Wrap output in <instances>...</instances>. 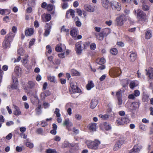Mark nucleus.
Returning a JSON list of instances; mask_svg holds the SVG:
<instances>
[{
    "label": "nucleus",
    "instance_id": "nucleus-3",
    "mask_svg": "<svg viewBox=\"0 0 153 153\" xmlns=\"http://www.w3.org/2000/svg\"><path fill=\"white\" fill-rule=\"evenodd\" d=\"M69 91L70 92L80 93L81 92V90L77 86L76 83L73 82H72L70 83Z\"/></svg>",
    "mask_w": 153,
    "mask_h": 153
},
{
    "label": "nucleus",
    "instance_id": "nucleus-33",
    "mask_svg": "<svg viewBox=\"0 0 153 153\" xmlns=\"http://www.w3.org/2000/svg\"><path fill=\"white\" fill-rule=\"evenodd\" d=\"M149 96L145 94H143V96L142 100L144 102H147L148 101Z\"/></svg>",
    "mask_w": 153,
    "mask_h": 153
},
{
    "label": "nucleus",
    "instance_id": "nucleus-8",
    "mask_svg": "<svg viewBox=\"0 0 153 153\" xmlns=\"http://www.w3.org/2000/svg\"><path fill=\"white\" fill-rule=\"evenodd\" d=\"M82 43L81 42L76 43L75 45L76 52L78 54H80L82 51L84 49L83 47L82 46Z\"/></svg>",
    "mask_w": 153,
    "mask_h": 153
},
{
    "label": "nucleus",
    "instance_id": "nucleus-25",
    "mask_svg": "<svg viewBox=\"0 0 153 153\" xmlns=\"http://www.w3.org/2000/svg\"><path fill=\"white\" fill-rule=\"evenodd\" d=\"M13 84L11 87L12 88L16 89L18 85V80L16 78L13 79Z\"/></svg>",
    "mask_w": 153,
    "mask_h": 153
},
{
    "label": "nucleus",
    "instance_id": "nucleus-35",
    "mask_svg": "<svg viewBox=\"0 0 153 153\" xmlns=\"http://www.w3.org/2000/svg\"><path fill=\"white\" fill-rule=\"evenodd\" d=\"M14 108L16 109L14 111V114L16 115H19L21 114V112L19 111V108L16 106H14Z\"/></svg>",
    "mask_w": 153,
    "mask_h": 153
},
{
    "label": "nucleus",
    "instance_id": "nucleus-44",
    "mask_svg": "<svg viewBox=\"0 0 153 153\" xmlns=\"http://www.w3.org/2000/svg\"><path fill=\"white\" fill-rule=\"evenodd\" d=\"M18 53L21 56H22L24 53V51L23 48H20L18 50Z\"/></svg>",
    "mask_w": 153,
    "mask_h": 153
},
{
    "label": "nucleus",
    "instance_id": "nucleus-53",
    "mask_svg": "<svg viewBox=\"0 0 153 153\" xmlns=\"http://www.w3.org/2000/svg\"><path fill=\"white\" fill-rule=\"evenodd\" d=\"M71 94V96L72 97L74 98H77L78 96V94L77 93L78 92H70Z\"/></svg>",
    "mask_w": 153,
    "mask_h": 153
},
{
    "label": "nucleus",
    "instance_id": "nucleus-5",
    "mask_svg": "<svg viewBox=\"0 0 153 153\" xmlns=\"http://www.w3.org/2000/svg\"><path fill=\"white\" fill-rule=\"evenodd\" d=\"M110 7L113 10H116L117 11H119L121 9V6L120 4L117 2H111Z\"/></svg>",
    "mask_w": 153,
    "mask_h": 153
},
{
    "label": "nucleus",
    "instance_id": "nucleus-37",
    "mask_svg": "<svg viewBox=\"0 0 153 153\" xmlns=\"http://www.w3.org/2000/svg\"><path fill=\"white\" fill-rule=\"evenodd\" d=\"M104 126L105 129L107 130H110L111 128V126L108 123H104L103 124Z\"/></svg>",
    "mask_w": 153,
    "mask_h": 153
},
{
    "label": "nucleus",
    "instance_id": "nucleus-29",
    "mask_svg": "<svg viewBox=\"0 0 153 153\" xmlns=\"http://www.w3.org/2000/svg\"><path fill=\"white\" fill-rule=\"evenodd\" d=\"M94 86V84L92 81L88 82L86 88L88 90H89L91 89L92 88H93Z\"/></svg>",
    "mask_w": 153,
    "mask_h": 153
},
{
    "label": "nucleus",
    "instance_id": "nucleus-61",
    "mask_svg": "<svg viewBox=\"0 0 153 153\" xmlns=\"http://www.w3.org/2000/svg\"><path fill=\"white\" fill-rule=\"evenodd\" d=\"M35 41V39H32L30 41V42H29V48H30V47L33 45Z\"/></svg>",
    "mask_w": 153,
    "mask_h": 153
},
{
    "label": "nucleus",
    "instance_id": "nucleus-45",
    "mask_svg": "<svg viewBox=\"0 0 153 153\" xmlns=\"http://www.w3.org/2000/svg\"><path fill=\"white\" fill-rule=\"evenodd\" d=\"M71 72L74 76H79L80 75L79 73L76 70L74 69L71 70Z\"/></svg>",
    "mask_w": 153,
    "mask_h": 153
},
{
    "label": "nucleus",
    "instance_id": "nucleus-41",
    "mask_svg": "<svg viewBox=\"0 0 153 153\" xmlns=\"http://www.w3.org/2000/svg\"><path fill=\"white\" fill-rule=\"evenodd\" d=\"M142 9L144 11H148L149 9V7L146 4H142Z\"/></svg>",
    "mask_w": 153,
    "mask_h": 153
},
{
    "label": "nucleus",
    "instance_id": "nucleus-2",
    "mask_svg": "<svg viewBox=\"0 0 153 153\" xmlns=\"http://www.w3.org/2000/svg\"><path fill=\"white\" fill-rule=\"evenodd\" d=\"M134 14L137 18L142 21H145L146 19V15L145 13L140 9L134 10L133 11Z\"/></svg>",
    "mask_w": 153,
    "mask_h": 153
},
{
    "label": "nucleus",
    "instance_id": "nucleus-17",
    "mask_svg": "<svg viewBox=\"0 0 153 153\" xmlns=\"http://www.w3.org/2000/svg\"><path fill=\"white\" fill-rule=\"evenodd\" d=\"M111 2H109L108 0H102V6L105 8L108 9L109 6Z\"/></svg>",
    "mask_w": 153,
    "mask_h": 153
},
{
    "label": "nucleus",
    "instance_id": "nucleus-26",
    "mask_svg": "<svg viewBox=\"0 0 153 153\" xmlns=\"http://www.w3.org/2000/svg\"><path fill=\"white\" fill-rule=\"evenodd\" d=\"M102 31L103 34L105 36H106L109 34L111 32V30L110 28H105L104 29H102Z\"/></svg>",
    "mask_w": 153,
    "mask_h": 153
},
{
    "label": "nucleus",
    "instance_id": "nucleus-63",
    "mask_svg": "<svg viewBox=\"0 0 153 153\" xmlns=\"http://www.w3.org/2000/svg\"><path fill=\"white\" fill-rule=\"evenodd\" d=\"M12 134L10 133L6 137V138L7 139L9 140L12 138Z\"/></svg>",
    "mask_w": 153,
    "mask_h": 153
},
{
    "label": "nucleus",
    "instance_id": "nucleus-7",
    "mask_svg": "<svg viewBox=\"0 0 153 153\" xmlns=\"http://www.w3.org/2000/svg\"><path fill=\"white\" fill-rule=\"evenodd\" d=\"M126 20V17L124 14H122L116 19L117 25L120 26L122 25L124 23V22Z\"/></svg>",
    "mask_w": 153,
    "mask_h": 153
},
{
    "label": "nucleus",
    "instance_id": "nucleus-28",
    "mask_svg": "<svg viewBox=\"0 0 153 153\" xmlns=\"http://www.w3.org/2000/svg\"><path fill=\"white\" fill-rule=\"evenodd\" d=\"M137 54L135 53L132 52L130 55V61L133 62L135 60L136 58Z\"/></svg>",
    "mask_w": 153,
    "mask_h": 153
},
{
    "label": "nucleus",
    "instance_id": "nucleus-18",
    "mask_svg": "<svg viewBox=\"0 0 153 153\" xmlns=\"http://www.w3.org/2000/svg\"><path fill=\"white\" fill-rule=\"evenodd\" d=\"M140 102L139 100H137V102H132L131 105L130 107L132 108V110H136L137 107H139Z\"/></svg>",
    "mask_w": 153,
    "mask_h": 153
},
{
    "label": "nucleus",
    "instance_id": "nucleus-4",
    "mask_svg": "<svg viewBox=\"0 0 153 153\" xmlns=\"http://www.w3.org/2000/svg\"><path fill=\"white\" fill-rule=\"evenodd\" d=\"M124 141V139L123 137H121L119 138L118 142L115 145L113 149L114 151L118 150L123 143Z\"/></svg>",
    "mask_w": 153,
    "mask_h": 153
},
{
    "label": "nucleus",
    "instance_id": "nucleus-12",
    "mask_svg": "<svg viewBox=\"0 0 153 153\" xmlns=\"http://www.w3.org/2000/svg\"><path fill=\"white\" fill-rule=\"evenodd\" d=\"M44 35L45 36H47L49 34L50 29L51 28V23H47Z\"/></svg>",
    "mask_w": 153,
    "mask_h": 153
},
{
    "label": "nucleus",
    "instance_id": "nucleus-30",
    "mask_svg": "<svg viewBox=\"0 0 153 153\" xmlns=\"http://www.w3.org/2000/svg\"><path fill=\"white\" fill-rule=\"evenodd\" d=\"M74 12L75 11L73 10L72 9H71L68 11H67L66 13V17H67L68 15L70 13V15L72 16V18H74Z\"/></svg>",
    "mask_w": 153,
    "mask_h": 153
},
{
    "label": "nucleus",
    "instance_id": "nucleus-62",
    "mask_svg": "<svg viewBox=\"0 0 153 153\" xmlns=\"http://www.w3.org/2000/svg\"><path fill=\"white\" fill-rule=\"evenodd\" d=\"M135 83L134 82H131L130 84V88H133L135 87Z\"/></svg>",
    "mask_w": 153,
    "mask_h": 153
},
{
    "label": "nucleus",
    "instance_id": "nucleus-46",
    "mask_svg": "<svg viewBox=\"0 0 153 153\" xmlns=\"http://www.w3.org/2000/svg\"><path fill=\"white\" fill-rule=\"evenodd\" d=\"M116 96L117 98H122V91L120 90L117 92Z\"/></svg>",
    "mask_w": 153,
    "mask_h": 153
},
{
    "label": "nucleus",
    "instance_id": "nucleus-21",
    "mask_svg": "<svg viewBox=\"0 0 153 153\" xmlns=\"http://www.w3.org/2000/svg\"><path fill=\"white\" fill-rule=\"evenodd\" d=\"M51 94L50 92L49 91H46L41 94V97L42 100H44L46 97L48 96Z\"/></svg>",
    "mask_w": 153,
    "mask_h": 153
},
{
    "label": "nucleus",
    "instance_id": "nucleus-22",
    "mask_svg": "<svg viewBox=\"0 0 153 153\" xmlns=\"http://www.w3.org/2000/svg\"><path fill=\"white\" fill-rule=\"evenodd\" d=\"M89 129L92 131H96L97 128L96 124L95 123H92L89 124L88 125Z\"/></svg>",
    "mask_w": 153,
    "mask_h": 153
},
{
    "label": "nucleus",
    "instance_id": "nucleus-51",
    "mask_svg": "<svg viewBox=\"0 0 153 153\" xmlns=\"http://www.w3.org/2000/svg\"><path fill=\"white\" fill-rule=\"evenodd\" d=\"M54 62H52V63L53 64L59 65L60 63V61L59 59H55Z\"/></svg>",
    "mask_w": 153,
    "mask_h": 153
},
{
    "label": "nucleus",
    "instance_id": "nucleus-54",
    "mask_svg": "<svg viewBox=\"0 0 153 153\" xmlns=\"http://www.w3.org/2000/svg\"><path fill=\"white\" fill-rule=\"evenodd\" d=\"M3 74V72L1 70V66L0 65V83H1V80H2V77Z\"/></svg>",
    "mask_w": 153,
    "mask_h": 153
},
{
    "label": "nucleus",
    "instance_id": "nucleus-6",
    "mask_svg": "<svg viewBox=\"0 0 153 153\" xmlns=\"http://www.w3.org/2000/svg\"><path fill=\"white\" fill-rule=\"evenodd\" d=\"M142 147V146L140 144H137L129 151V153H138Z\"/></svg>",
    "mask_w": 153,
    "mask_h": 153
},
{
    "label": "nucleus",
    "instance_id": "nucleus-60",
    "mask_svg": "<svg viewBox=\"0 0 153 153\" xmlns=\"http://www.w3.org/2000/svg\"><path fill=\"white\" fill-rule=\"evenodd\" d=\"M62 7L63 9H66L68 7V3L67 2H64L62 4Z\"/></svg>",
    "mask_w": 153,
    "mask_h": 153
},
{
    "label": "nucleus",
    "instance_id": "nucleus-19",
    "mask_svg": "<svg viewBox=\"0 0 153 153\" xmlns=\"http://www.w3.org/2000/svg\"><path fill=\"white\" fill-rule=\"evenodd\" d=\"M78 30L75 28H72L71 29L70 31V35L71 36L75 37L78 33Z\"/></svg>",
    "mask_w": 153,
    "mask_h": 153
},
{
    "label": "nucleus",
    "instance_id": "nucleus-58",
    "mask_svg": "<svg viewBox=\"0 0 153 153\" xmlns=\"http://www.w3.org/2000/svg\"><path fill=\"white\" fill-rule=\"evenodd\" d=\"M99 116L104 120L106 119L108 117V116L107 114H105L103 115L100 114Z\"/></svg>",
    "mask_w": 153,
    "mask_h": 153
},
{
    "label": "nucleus",
    "instance_id": "nucleus-38",
    "mask_svg": "<svg viewBox=\"0 0 153 153\" xmlns=\"http://www.w3.org/2000/svg\"><path fill=\"white\" fill-rule=\"evenodd\" d=\"M95 35L97 37L98 36H99V37L100 40H101V39H103L104 36H105L102 31H101V32L99 33L98 34H95Z\"/></svg>",
    "mask_w": 153,
    "mask_h": 153
},
{
    "label": "nucleus",
    "instance_id": "nucleus-31",
    "mask_svg": "<svg viewBox=\"0 0 153 153\" xmlns=\"http://www.w3.org/2000/svg\"><path fill=\"white\" fill-rule=\"evenodd\" d=\"M63 125L64 126H68L69 125L71 126H73V124L69 121L68 119H67L65 120L63 123Z\"/></svg>",
    "mask_w": 153,
    "mask_h": 153
},
{
    "label": "nucleus",
    "instance_id": "nucleus-49",
    "mask_svg": "<svg viewBox=\"0 0 153 153\" xmlns=\"http://www.w3.org/2000/svg\"><path fill=\"white\" fill-rule=\"evenodd\" d=\"M26 146L30 148H32L33 147V144L32 143L29 142H27L26 143Z\"/></svg>",
    "mask_w": 153,
    "mask_h": 153
},
{
    "label": "nucleus",
    "instance_id": "nucleus-42",
    "mask_svg": "<svg viewBox=\"0 0 153 153\" xmlns=\"http://www.w3.org/2000/svg\"><path fill=\"white\" fill-rule=\"evenodd\" d=\"M128 84V81L126 79L123 80L122 81V85L123 87L126 86Z\"/></svg>",
    "mask_w": 153,
    "mask_h": 153
},
{
    "label": "nucleus",
    "instance_id": "nucleus-55",
    "mask_svg": "<svg viewBox=\"0 0 153 153\" xmlns=\"http://www.w3.org/2000/svg\"><path fill=\"white\" fill-rule=\"evenodd\" d=\"M90 48L91 50H95L96 48V45L94 43L91 44L90 46Z\"/></svg>",
    "mask_w": 153,
    "mask_h": 153
},
{
    "label": "nucleus",
    "instance_id": "nucleus-27",
    "mask_svg": "<svg viewBox=\"0 0 153 153\" xmlns=\"http://www.w3.org/2000/svg\"><path fill=\"white\" fill-rule=\"evenodd\" d=\"M113 73L117 76L120 75L121 71L119 68H115L113 70Z\"/></svg>",
    "mask_w": 153,
    "mask_h": 153
},
{
    "label": "nucleus",
    "instance_id": "nucleus-39",
    "mask_svg": "<svg viewBox=\"0 0 153 153\" xmlns=\"http://www.w3.org/2000/svg\"><path fill=\"white\" fill-rule=\"evenodd\" d=\"M59 111L60 110L59 108H55L54 113L56 114V116L58 117H59L61 116V114L59 113Z\"/></svg>",
    "mask_w": 153,
    "mask_h": 153
},
{
    "label": "nucleus",
    "instance_id": "nucleus-14",
    "mask_svg": "<svg viewBox=\"0 0 153 153\" xmlns=\"http://www.w3.org/2000/svg\"><path fill=\"white\" fill-rule=\"evenodd\" d=\"M85 10L89 12H92L95 10V6H91V5L87 4L85 5Z\"/></svg>",
    "mask_w": 153,
    "mask_h": 153
},
{
    "label": "nucleus",
    "instance_id": "nucleus-64",
    "mask_svg": "<svg viewBox=\"0 0 153 153\" xmlns=\"http://www.w3.org/2000/svg\"><path fill=\"white\" fill-rule=\"evenodd\" d=\"M26 11L27 13H30L32 11V8L31 7H29L27 9Z\"/></svg>",
    "mask_w": 153,
    "mask_h": 153
},
{
    "label": "nucleus",
    "instance_id": "nucleus-10",
    "mask_svg": "<svg viewBox=\"0 0 153 153\" xmlns=\"http://www.w3.org/2000/svg\"><path fill=\"white\" fill-rule=\"evenodd\" d=\"M140 94V92L138 90H135L134 91V93L132 94H129L128 97L129 99L134 100L135 99V97L139 96Z\"/></svg>",
    "mask_w": 153,
    "mask_h": 153
},
{
    "label": "nucleus",
    "instance_id": "nucleus-16",
    "mask_svg": "<svg viewBox=\"0 0 153 153\" xmlns=\"http://www.w3.org/2000/svg\"><path fill=\"white\" fill-rule=\"evenodd\" d=\"M14 36L15 34L11 32L5 36V39L10 43L12 41Z\"/></svg>",
    "mask_w": 153,
    "mask_h": 153
},
{
    "label": "nucleus",
    "instance_id": "nucleus-48",
    "mask_svg": "<svg viewBox=\"0 0 153 153\" xmlns=\"http://www.w3.org/2000/svg\"><path fill=\"white\" fill-rule=\"evenodd\" d=\"M53 8V5L51 4H49L47 6V9L49 11H51Z\"/></svg>",
    "mask_w": 153,
    "mask_h": 153
},
{
    "label": "nucleus",
    "instance_id": "nucleus-52",
    "mask_svg": "<svg viewBox=\"0 0 153 153\" xmlns=\"http://www.w3.org/2000/svg\"><path fill=\"white\" fill-rule=\"evenodd\" d=\"M61 31H63L67 33H68L69 31V29H65V26H62V28H61Z\"/></svg>",
    "mask_w": 153,
    "mask_h": 153
},
{
    "label": "nucleus",
    "instance_id": "nucleus-40",
    "mask_svg": "<svg viewBox=\"0 0 153 153\" xmlns=\"http://www.w3.org/2000/svg\"><path fill=\"white\" fill-rule=\"evenodd\" d=\"M110 53L113 55H116L118 53V51L116 48H113L111 49Z\"/></svg>",
    "mask_w": 153,
    "mask_h": 153
},
{
    "label": "nucleus",
    "instance_id": "nucleus-9",
    "mask_svg": "<svg viewBox=\"0 0 153 153\" xmlns=\"http://www.w3.org/2000/svg\"><path fill=\"white\" fill-rule=\"evenodd\" d=\"M129 119L127 117L119 118L117 120V122L119 125H123L124 123H126L129 122Z\"/></svg>",
    "mask_w": 153,
    "mask_h": 153
},
{
    "label": "nucleus",
    "instance_id": "nucleus-15",
    "mask_svg": "<svg viewBox=\"0 0 153 153\" xmlns=\"http://www.w3.org/2000/svg\"><path fill=\"white\" fill-rule=\"evenodd\" d=\"M145 71L147 72L146 75H149L150 79H153V68H149L148 71L147 69H146Z\"/></svg>",
    "mask_w": 153,
    "mask_h": 153
},
{
    "label": "nucleus",
    "instance_id": "nucleus-47",
    "mask_svg": "<svg viewBox=\"0 0 153 153\" xmlns=\"http://www.w3.org/2000/svg\"><path fill=\"white\" fill-rule=\"evenodd\" d=\"M105 60L104 58H102L99 59L98 62H97L100 65H102L104 64L105 62Z\"/></svg>",
    "mask_w": 153,
    "mask_h": 153
},
{
    "label": "nucleus",
    "instance_id": "nucleus-11",
    "mask_svg": "<svg viewBox=\"0 0 153 153\" xmlns=\"http://www.w3.org/2000/svg\"><path fill=\"white\" fill-rule=\"evenodd\" d=\"M42 20L43 22H46L49 21L51 19V16L50 14H47L42 15Z\"/></svg>",
    "mask_w": 153,
    "mask_h": 153
},
{
    "label": "nucleus",
    "instance_id": "nucleus-24",
    "mask_svg": "<svg viewBox=\"0 0 153 153\" xmlns=\"http://www.w3.org/2000/svg\"><path fill=\"white\" fill-rule=\"evenodd\" d=\"M34 32L33 29L32 28H28L25 31V35L26 36H30L32 35Z\"/></svg>",
    "mask_w": 153,
    "mask_h": 153
},
{
    "label": "nucleus",
    "instance_id": "nucleus-1",
    "mask_svg": "<svg viewBox=\"0 0 153 153\" xmlns=\"http://www.w3.org/2000/svg\"><path fill=\"white\" fill-rule=\"evenodd\" d=\"M86 143L88 147L92 149L97 150L98 148L100 142L99 140H95L94 141L87 140L86 141Z\"/></svg>",
    "mask_w": 153,
    "mask_h": 153
},
{
    "label": "nucleus",
    "instance_id": "nucleus-23",
    "mask_svg": "<svg viewBox=\"0 0 153 153\" xmlns=\"http://www.w3.org/2000/svg\"><path fill=\"white\" fill-rule=\"evenodd\" d=\"M10 46V43L5 39L3 42L2 46L4 49H6Z\"/></svg>",
    "mask_w": 153,
    "mask_h": 153
},
{
    "label": "nucleus",
    "instance_id": "nucleus-36",
    "mask_svg": "<svg viewBox=\"0 0 153 153\" xmlns=\"http://www.w3.org/2000/svg\"><path fill=\"white\" fill-rule=\"evenodd\" d=\"M48 79L51 82H53L56 83H57L56 80L54 76H49Z\"/></svg>",
    "mask_w": 153,
    "mask_h": 153
},
{
    "label": "nucleus",
    "instance_id": "nucleus-13",
    "mask_svg": "<svg viewBox=\"0 0 153 153\" xmlns=\"http://www.w3.org/2000/svg\"><path fill=\"white\" fill-rule=\"evenodd\" d=\"M35 84L34 82L32 81H29L28 82L26 87L25 88V89H33L35 87Z\"/></svg>",
    "mask_w": 153,
    "mask_h": 153
},
{
    "label": "nucleus",
    "instance_id": "nucleus-56",
    "mask_svg": "<svg viewBox=\"0 0 153 153\" xmlns=\"http://www.w3.org/2000/svg\"><path fill=\"white\" fill-rule=\"evenodd\" d=\"M140 128L143 131H146V127L144 125L141 124L140 126Z\"/></svg>",
    "mask_w": 153,
    "mask_h": 153
},
{
    "label": "nucleus",
    "instance_id": "nucleus-32",
    "mask_svg": "<svg viewBox=\"0 0 153 153\" xmlns=\"http://www.w3.org/2000/svg\"><path fill=\"white\" fill-rule=\"evenodd\" d=\"M152 34L150 30H148L146 32L145 38L148 39L152 37Z\"/></svg>",
    "mask_w": 153,
    "mask_h": 153
},
{
    "label": "nucleus",
    "instance_id": "nucleus-43",
    "mask_svg": "<svg viewBox=\"0 0 153 153\" xmlns=\"http://www.w3.org/2000/svg\"><path fill=\"white\" fill-rule=\"evenodd\" d=\"M46 153H57L56 150L55 149H48L46 150Z\"/></svg>",
    "mask_w": 153,
    "mask_h": 153
},
{
    "label": "nucleus",
    "instance_id": "nucleus-34",
    "mask_svg": "<svg viewBox=\"0 0 153 153\" xmlns=\"http://www.w3.org/2000/svg\"><path fill=\"white\" fill-rule=\"evenodd\" d=\"M62 44H58L56 47V51L58 52H61L62 51V48L61 47Z\"/></svg>",
    "mask_w": 153,
    "mask_h": 153
},
{
    "label": "nucleus",
    "instance_id": "nucleus-50",
    "mask_svg": "<svg viewBox=\"0 0 153 153\" xmlns=\"http://www.w3.org/2000/svg\"><path fill=\"white\" fill-rule=\"evenodd\" d=\"M36 132L39 134H41L42 135L43 132V130L41 128H39L37 129Z\"/></svg>",
    "mask_w": 153,
    "mask_h": 153
},
{
    "label": "nucleus",
    "instance_id": "nucleus-59",
    "mask_svg": "<svg viewBox=\"0 0 153 153\" xmlns=\"http://www.w3.org/2000/svg\"><path fill=\"white\" fill-rule=\"evenodd\" d=\"M72 131H73L74 134H78L79 132V130L76 129L75 127H74L73 128Z\"/></svg>",
    "mask_w": 153,
    "mask_h": 153
},
{
    "label": "nucleus",
    "instance_id": "nucleus-20",
    "mask_svg": "<svg viewBox=\"0 0 153 153\" xmlns=\"http://www.w3.org/2000/svg\"><path fill=\"white\" fill-rule=\"evenodd\" d=\"M98 103V101L97 100L93 99L91 100L90 104V108L92 109L94 108L97 105Z\"/></svg>",
    "mask_w": 153,
    "mask_h": 153
},
{
    "label": "nucleus",
    "instance_id": "nucleus-57",
    "mask_svg": "<svg viewBox=\"0 0 153 153\" xmlns=\"http://www.w3.org/2000/svg\"><path fill=\"white\" fill-rule=\"evenodd\" d=\"M90 43L88 42H85L83 44V46L84 49H86L88 46H89Z\"/></svg>",
    "mask_w": 153,
    "mask_h": 153
}]
</instances>
